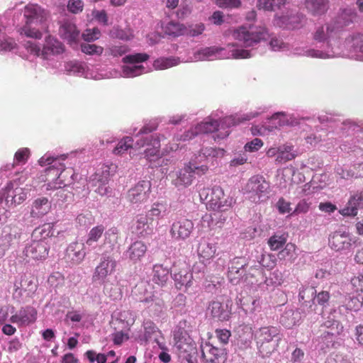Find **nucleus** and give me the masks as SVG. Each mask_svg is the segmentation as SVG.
Listing matches in <instances>:
<instances>
[{
  "mask_svg": "<svg viewBox=\"0 0 363 363\" xmlns=\"http://www.w3.org/2000/svg\"><path fill=\"white\" fill-rule=\"evenodd\" d=\"M110 36L113 38L128 41L134 38V34L130 28L122 29L119 27H113L110 31Z\"/></svg>",
  "mask_w": 363,
  "mask_h": 363,
  "instance_id": "obj_36",
  "label": "nucleus"
},
{
  "mask_svg": "<svg viewBox=\"0 0 363 363\" xmlns=\"http://www.w3.org/2000/svg\"><path fill=\"white\" fill-rule=\"evenodd\" d=\"M118 230L116 228H111L105 232V243L115 245L118 242Z\"/></svg>",
  "mask_w": 363,
  "mask_h": 363,
  "instance_id": "obj_52",
  "label": "nucleus"
},
{
  "mask_svg": "<svg viewBox=\"0 0 363 363\" xmlns=\"http://www.w3.org/2000/svg\"><path fill=\"white\" fill-rule=\"evenodd\" d=\"M66 255L74 264L80 263L86 255L84 244L78 242H72L67 248Z\"/></svg>",
  "mask_w": 363,
  "mask_h": 363,
  "instance_id": "obj_22",
  "label": "nucleus"
},
{
  "mask_svg": "<svg viewBox=\"0 0 363 363\" xmlns=\"http://www.w3.org/2000/svg\"><path fill=\"white\" fill-rule=\"evenodd\" d=\"M128 51V48L125 45H113L108 49V54L113 57L121 56Z\"/></svg>",
  "mask_w": 363,
  "mask_h": 363,
  "instance_id": "obj_60",
  "label": "nucleus"
},
{
  "mask_svg": "<svg viewBox=\"0 0 363 363\" xmlns=\"http://www.w3.org/2000/svg\"><path fill=\"white\" fill-rule=\"evenodd\" d=\"M104 293L112 300H118L122 298V292L112 284L104 283Z\"/></svg>",
  "mask_w": 363,
  "mask_h": 363,
  "instance_id": "obj_46",
  "label": "nucleus"
},
{
  "mask_svg": "<svg viewBox=\"0 0 363 363\" xmlns=\"http://www.w3.org/2000/svg\"><path fill=\"white\" fill-rule=\"evenodd\" d=\"M296 245L291 242L285 245V247L279 252L278 258L279 260H288L292 263L295 259Z\"/></svg>",
  "mask_w": 363,
  "mask_h": 363,
  "instance_id": "obj_40",
  "label": "nucleus"
},
{
  "mask_svg": "<svg viewBox=\"0 0 363 363\" xmlns=\"http://www.w3.org/2000/svg\"><path fill=\"white\" fill-rule=\"evenodd\" d=\"M194 228V223L191 220L181 218L173 223L170 230L172 238L184 240L188 238Z\"/></svg>",
  "mask_w": 363,
  "mask_h": 363,
  "instance_id": "obj_16",
  "label": "nucleus"
},
{
  "mask_svg": "<svg viewBox=\"0 0 363 363\" xmlns=\"http://www.w3.org/2000/svg\"><path fill=\"white\" fill-rule=\"evenodd\" d=\"M147 247L143 242L135 241L129 247L126 253L130 259L137 262L144 256Z\"/></svg>",
  "mask_w": 363,
  "mask_h": 363,
  "instance_id": "obj_28",
  "label": "nucleus"
},
{
  "mask_svg": "<svg viewBox=\"0 0 363 363\" xmlns=\"http://www.w3.org/2000/svg\"><path fill=\"white\" fill-rule=\"evenodd\" d=\"M101 36V31L98 28L92 29H86L82 34V37L85 41H94Z\"/></svg>",
  "mask_w": 363,
  "mask_h": 363,
  "instance_id": "obj_53",
  "label": "nucleus"
},
{
  "mask_svg": "<svg viewBox=\"0 0 363 363\" xmlns=\"http://www.w3.org/2000/svg\"><path fill=\"white\" fill-rule=\"evenodd\" d=\"M173 278L177 289H182L184 286L186 289L192 285L193 275L190 267L185 262L174 265L172 269ZM186 290H185L186 291Z\"/></svg>",
  "mask_w": 363,
  "mask_h": 363,
  "instance_id": "obj_10",
  "label": "nucleus"
},
{
  "mask_svg": "<svg viewBox=\"0 0 363 363\" xmlns=\"http://www.w3.org/2000/svg\"><path fill=\"white\" fill-rule=\"evenodd\" d=\"M216 2L220 8H238L241 4L240 0H216Z\"/></svg>",
  "mask_w": 363,
  "mask_h": 363,
  "instance_id": "obj_59",
  "label": "nucleus"
},
{
  "mask_svg": "<svg viewBox=\"0 0 363 363\" xmlns=\"http://www.w3.org/2000/svg\"><path fill=\"white\" fill-rule=\"evenodd\" d=\"M24 47L30 54L36 56L42 55V50H40V48L33 42L27 41L24 44Z\"/></svg>",
  "mask_w": 363,
  "mask_h": 363,
  "instance_id": "obj_62",
  "label": "nucleus"
},
{
  "mask_svg": "<svg viewBox=\"0 0 363 363\" xmlns=\"http://www.w3.org/2000/svg\"><path fill=\"white\" fill-rule=\"evenodd\" d=\"M311 208V203H308L306 200H301L296 205L294 211L291 213L292 215H298L301 213H306L309 211Z\"/></svg>",
  "mask_w": 363,
  "mask_h": 363,
  "instance_id": "obj_55",
  "label": "nucleus"
},
{
  "mask_svg": "<svg viewBox=\"0 0 363 363\" xmlns=\"http://www.w3.org/2000/svg\"><path fill=\"white\" fill-rule=\"evenodd\" d=\"M104 231L105 227L101 224L92 228L87 235L86 245L89 247L93 246L101 239Z\"/></svg>",
  "mask_w": 363,
  "mask_h": 363,
  "instance_id": "obj_34",
  "label": "nucleus"
},
{
  "mask_svg": "<svg viewBox=\"0 0 363 363\" xmlns=\"http://www.w3.org/2000/svg\"><path fill=\"white\" fill-rule=\"evenodd\" d=\"M50 246L45 240L33 239L31 242L27 244L23 251V255L33 260H45L49 253Z\"/></svg>",
  "mask_w": 363,
  "mask_h": 363,
  "instance_id": "obj_6",
  "label": "nucleus"
},
{
  "mask_svg": "<svg viewBox=\"0 0 363 363\" xmlns=\"http://www.w3.org/2000/svg\"><path fill=\"white\" fill-rule=\"evenodd\" d=\"M352 239L349 233L335 231L329 238V245L335 251L349 249L352 245Z\"/></svg>",
  "mask_w": 363,
  "mask_h": 363,
  "instance_id": "obj_15",
  "label": "nucleus"
},
{
  "mask_svg": "<svg viewBox=\"0 0 363 363\" xmlns=\"http://www.w3.org/2000/svg\"><path fill=\"white\" fill-rule=\"evenodd\" d=\"M30 156V151L28 147L18 149L14 155L13 162L10 163L9 168H14L17 165L26 164Z\"/></svg>",
  "mask_w": 363,
  "mask_h": 363,
  "instance_id": "obj_37",
  "label": "nucleus"
},
{
  "mask_svg": "<svg viewBox=\"0 0 363 363\" xmlns=\"http://www.w3.org/2000/svg\"><path fill=\"white\" fill-rule=\"evenodd\" d=\"M209 191V189H208ZM211 194L206 193V199L208 207L213 210L225 211L235 203L234 199L230 195H225L223 189L219 186H213Z\"/></svg>",
  "mask_w": 363,
  "mask_h": 363,
  "instance_id": "obj_4",
  "label": "nucleus"
},
{
  "mask_svg": "<svg viewBox=\"0 0 363 363\" xmlns=\"http://www.w3.org/2000/svg\"><path fill=\"white\" fill-rule=\"evenodd\" d=\"M163 30L165 35L172 37H178L186 33V27L178 22L170 21L164 28Z\"/></svg>",
  "mask_w": 363,
  "mask_h": 363,
  "instance_id": "obj_31",
  "label": "nucleus"
},
{
  "mask_svg": "<svg viewBox=\"0 0 363 363\" xmlns=\"http://www.w3.org/2000/svg\"><path fill=\"white\" fill-rule=\"evenodd\" d=\"M277 206L280 213L284 214L289 213L291 210V203L286 201L284 199L281 198L279 199L277 203Z\"/></svg>",
  "mask_w": 363,
  "mask_h": 363,
  "instance_id": "obj_64",
  "label": "nucleus"
},
{
  "mask_svg": "<svg viewBox=\"0 0 363 363\" xmlns=\"http://www.w3.org/2000/svg\"><path fill=\"white\" fill-rule=\"evenodd\" d=\"M263 145V142L259 138H255L245 145V150L248 152L257 151Z\"/></svg>",
  "mask_w": 363,
  "mask_h": 363,
  "instance_id": "obj_58",
  "label": "nucleus"
},
{
  "mask_svg": "<svg viewBox=\"0 0 363 363\" xmlns=\"http://www.w3.org/2000/svg\"><path fill=\"white\" fill-rule=\"evenodd\" d=\"M231 301L220 302L212 301L207 307V311L213 319L219 321L228 320L231 315Z\"/></svg>",
  "mask_w": 363,
  "mask_h": 363,
  "instance_id": "obj_13",
  "label": "nucleus"
},
{
  "mask_svg": "<svg viewBox=\"0 0 363 363\" xmlns=\"http://www.w3.org/2000/svg\"><path fill=\"white\" fill-rule=\"evenodd\" d=\"M133 139L130 137L123 138L120 140L116 147L113 150V153L116 155H123L128 149L133 147Z\"/></svg>",
  "mask_w": 363,
  "mask_h": 363,
  "instance_id": "obj_44",
  "label": "nucleus"
},
{
  "mask_svg": "<svg viewBox=\"0 0 363 363\" xmlns=\"http://www.w3.org/2000/svg\"><path fill=\"white\" fill-rule=\"evenodd\" d=\"M84 4L82 0H69L67 4L68 10L73 13L82 12Z\"/></svg>",
  "mask_w": 363,
  "mask_h": 363,
  "instance_id": "obj_54",
  "label": "nucleus"
},
{
  "mask_svg": "<svg viewBox=\"0 0 363 363\" xmlns=\"http://www.w3.org/2000/svg\"><path fill=\"white\" fill-rule=\"evenodd\" d=\"M37 318V311L32 306L21 308L16 314L13 315L10 321L18 326L28 325L34 323Z\"/></svg>",
  "mask_w": 363,
  "mask_h": 363,
  "instance_id": "obj_18",
  "label": "nucleus"
},
{
  "mask_svg": "<svg viewBox=\"0 0 363 363\" xmlns=\"http://www.w3.org/2000/svg\"><path fill=\"white\" fill-rule=\"evenodd\" d=\"M21 34L35 39H40L43 37V33L38 29L31 28L30 25H27L26 23L25 26L21 28Z\"/></svg>",
  "mask_w": 363,
  "mask_h": 363,
  "instance_id": "obj_50",
  "label": "nucleus"
},
{
  "mask_svg": "<svg viewBox=\"0 0 363 363\" xmlns=\"http://www.w3.org/2000/svg\"><path fill=\"white\" fill-rule=\"evenodd\" d=\"M287 240V235H274L268 240V245L272 250H277L286 245Z\"/></svg>",
  "mask_w": 363,
  "mask_h": 363,
  "instance_id": "obj_42",
  "label": "nucleus"
},
{
  "mask_svg": "<svg viewBox=\"0 0 363 363\" xmlns=\"http://www.w3.org/2000/svg\"><path fill=\"white\" fill-rule=\"evenodd\" d=\"M324 325L326 328H331L333 327V329H335V331L334 333L333 332H325L323 335L324 337H327L328 335H340L343 331V326L338 320H327L324 323Z\"/></svg>",
  "mask_w": 363,
  "mask_h": 363,
  "instance_id": "obj_47",
  "label": "nucleus"
},
{
  "mask_svg": "<svg viewBox=\"0 0 363 363\" xmlns=\"http://www.w3.org/2000/svg\"><path fill=\"white\" fill-rule=\"evenodd\" d=\"M325 26L328 33L327 36L328 37L329 41H330L332 39L338 38L340 33L342 29L341 25L337 24L335 20L327 23Z\"/></svg>",
  "mask_w": 363,
  "mask_h": 363,
  "instance_id": "obj_45",
  "label": "nucleus"
},
{
  "mask_svg": "<svg viewBox=\"0 0 363 363\" xmlns=\"http://www.w3.org/2000/svg\"><path fill=\"white\" fill-rule=\"evenodd\" d=\"M327 35L326 26H320L316 29L313 38L318 42H329V39Z\"/></svg>",
  "mask_w": 363,
  "mask_h": 363,
  "instance_id": "obj_56",
  "label": "nucleus"
},
{
  "mask_svg": "<svg viewBox=\"0 0 363 363\" xmlns=\"http://www.w3.org/2000/svg\"><path fill=\"white\" fill-rule=\"evenodd\" d=\"M188 167H191V174H193L194 177L196 174L198 176H201L203 174H205L208 170V167L206 165H201L197 166L196 164L193 162H189L187 164Z\"/></svg>",
  "mask_w": 363,
  "mask_h": 363,
  "instance_id": "obj_57",
  "label": "nucleus"
},
{
  "mask_svg": "<svg viewBox=\"0 0 363 363\" xmlns=\"http://www.w3.org/2000/svg\"><path fill=\"white\" fill-rule=\"evenodd\" d=\"M59 33L63 39L72 44L76 43L79 38V30L71 21H65L60 26Z\"/></svg>",
  "mask_w": 363,
  "mask_h": 363,
  "instance_id": "obj_20",
  "label": "nucleus"
},
{
  "mask_svg": "<svg viewBox=\"0 0 363 363\" xmlns=\"http://www.w3.org/2000/svg\"><path fill=\"white\" fill-rule=\"evenodd\" d=\"M81 50L85 54L98 55H101L104 51L103 47L88 43H82L81 45Z\"/></svg>",
  "mask_w": 363,
  "mask_h": 363,
  "instance_id": "obj_49",
  "label": "nucleus"
},
{
  "mask_svg": "<svg viewBox=\"0 0 363 363\" xmlns=\"http://www.w3.org/2000/svg\"><path fill=\"white\" fill-rule=\"evenodd\" d=\"M295 157L296 155L293 152V146L283 145L279 146V155L276 157L275 161L279 164H283L294 160Z\"/></svg>",
  "mask_w": 363,
  "mask_h": 363,
  "instance_id": "obj_33",
  "label": "nucleus"
},
{
  "mask_svg": "<svg viewBox=\"0 0 363 363\" xmlns=\"http://www.w3.org/2000/svg\"><path fill=\"white\" fill-rule=\"evenodd\" d=\"M151 184L149 181H141L131 188L127 194V199L132 203L145 201L149 196Z\"/></svg>",
  "mask_w": 363,
  "mask_h": 363,
  "instance_id": "obj_14",
  "label": "nucleus"
},
{
  "mask_svg": "<svg viewBox=\"0 0 363 363\" xmlns=\"http://www.w3.org/2000/svg\"><path fill=\"white\" fill-rule=\"evenodd\" d=\"M220 124L216 120L210 119L209 121H206L202 122L201 123L197 124L196 127V133L204 134L208 133H213L217 130H218V127Z\"/></svg>",
  "mask_w": 363,
  "mask_h": 363,
  "instance_id": "obj_38",
  "label": "nucleus"
},
{
  "mask_svg": "<svg viewBox=\"0 0 363 363\" xmlns=\"http://www.w3.org/2000/svg\"><path fill=\"white\" fill-rule=\"evenodd\" d=\"M224 49L223 48L219 47H209L200 50L197 52V58L201 60H205L208 59L209 57L216 55L220 52L223 51Z\"/></svg>",
  "mask_w": 363,
  "mask_h": 363,
  "instance_id": "obj_43",
  "label": "nucleus"
},
{
  "mask_svg": "<svg viewBox=\"0 0 363 363\" xmlns=\"http://www.w3.org/2000/svg\"><path fill=\"white\" fill-rule=\"evenodd\" d=\"M64 51L62 43L50 35L45 38V43L42 50V56L46 59L50 55H58Z\"/></svg>",
  "mask_w": 363,
  "mask_h": 363,
  "instance_id": "obj_21",
  "label": "nucleus"
},
{
  "mask_svg": "<svg viewBox=\"0 0 363 363\" xmlns=\"http://www.w3.org/2000/svg\"><path fill=\"white\" fill-rule=\"evenodd\" d=\"M287 0H257V7L267 11H274L283 7Z\"/></svg>",
  "mask_w": 363,
  "mask_h": 363,
  "instance_id": "obj_30",
  "label": "nucleus"
},
{
  "mask_svg": "<svg viewBox=\"0 0 363 363\" xmlns=\"http://www.w3.org/2000/svg\"><path fill=\"white\" fill-rule=\"evenodd\" d=\"M197 252L202 262L208 261L214 257L216 247L206 241H201L198 246Z\"/></svg>",
  "mask_w": 363,
  "mask_h": 363,
  "instance_id": "obj_27",
  "label": "nucleus"
},
{
  "mask_svg": "<svg viewBox=\"0 0 363 363\" xmlns=\"http://www.w3.org/2000/svg\"><path fill=\"white\" fill-rule=\"evenodd\" d=\"M279 330L274 326H264L259 328L255 335L257 346L262 357L269 356L277 348L274 339L278 338Z\"/></svg>",
  "mask_w": 363,
  "mask_h": 363,
  "instance_id": "obj_3",
  "label": "nucleus"
},
{
  "mask_svg": "<svg viewBox=\"0 0 363 363\" xmlns=\"http://www.w3.org/2000/svg\"><path fill=\"white\" fill-rule=\"evenodd\" d=\"M329 0H305V6L313 16L324 14L328 9Z\"/></svg>",
  "mask_w": 363,
  "mask_h": 363,
  "instance_id": "obj_24",
  "label": "nucleus"
},
{
  "mask_svg": "<svg viewBox=\"0 0 363 363\" xmlns=\"http://www.w3.org/2000/svg\"><path fill=\"white\" fill-rule=\"evenodd\" d=\"M247 265V260L243 257H237L230 261L227 277L230 283L238 284L244 276H246V279H247V274H246Z\"/></svg>",
  "mask_w": 363,
  "mask_h": 363,
  "instance_id": "obj_7",
  "label": "nucleus"
},
{
  "mask_svg": "<svg viewBox=\"0 0 363 363\" xmlns=\"http://www.w3.org/2000/svg\"><path fill=\"white\" fill-rule=\"evenodd\" d=\"M65 157H54L50 156H43L39 160V164L41 166L50 165L46 169L47 180L49 177L57 176L55 182H50L47 184L46 190H53L65 187L72 183L74 179V171L72 169H66L65 164L61 162Z\"/></svg>",
  "mask_w": 363,
  "mask_h": 363,
  "instance_id": "obj_1",
  "label": "nucleus"
},
{
  "mask_svg": "<svg viewBox=\"0 0 363 363\" xmlns=\"http://www.w3.org/2000/svg\"><path fill=\"white\" fill-rule=\"evenodd\" d=\"M216 335L223 344H227L230 337V332L226 329L216 330Z\"/></svg>",
  "mask_w": 363,
  "mask_h": 363,
  "instance_id": "obj_63",
  "label": "nucleus"
},
{
  "mask_svg": "<svg viewBox=\"0 0 363 363\" xmlns=\"http://www.w3.org/2000/svg\"><path fill=\"white\" fill-rule=\"evenodd\" d=\"M363 208V189L350 196L345 207L340 211L344 216H355L359 209Z\"/></svg>",
  "mask_w": 363,
  "mask_h": 363,
  "instance_id": "obj_17",
  "label": "nucleus"
},
{
  "mask_svg": "<svg viewBox=\"0 0 363 363\" xmlns=\"http://www.w3.org/2000/svg\"><path fill=\"white\" fill-rule=\"evenodd\" d=\"M23 16L27 25H43L49 17V13L36 4H28L25 6Z\"/></svg>",
  "mask_w": 363,
  "mask_h": 363,
  "instance_id": "obj_9",
  "label": "nucleus"
},
{
  "mask_svg": "<svg viewBox=\"0 0 363 363\" xmlns=\"http://www.w3.org/2000/svg\"><path fill=\"white\" fill-rule=\"evenodd\" d=\"M259 112L255 111V112H250L249 113L245 114L242 116L240 117H234V116H228L223 119L222 122L223 124H225L228 126L230 125H235L240 123H242L243 121H250L253 118L257 117L259 116Z\"/></svg>",
  "mask_w": 363,
  "mask_h": 363,
  "instance_id": "obj_39",
  "label": "nucleus"
},
{
  "mask_svg": "<svg viewBox=\"0 0 363 363\" xmlns=\"http://www.w3.org/2000/svg\"><path fill=\"white\" fill-rule=\"evenodd\" d=\"M148 58V55L145 53H135L125 56L123 58V62L124 63L135 64L145 62Z\"/></svg>",
  "mask_w": 363,
  "mask_h": 363,
  "instance_id": "obj_48",
  "label": "nucleus"
},
{
  "mask_svg": "<svg viewBox=\"0 0 363 363\" xmlns=\"http://www.w3.org/2000/svg\"><path fill=\"white\" fill-rule=\"evenodd\" d=\"M137 145L140 147L144 146H152L147 147L145 151V157L150 162L151 167H157L155 164L159 160V139L156 135H146L142 137L137 141Z\"/></svg>",
  "mask_w": 363,
  "mask_h": 363,
  "instance_id": "obj_8",
  "label": "nucleus"
},
{
  "mask_svg": "<svg viewBox=\"0 0 363 363\" xmlns=\"http://www.w3.org/2000/svg\"><path fill=\"white\" fill-rule=\"evenodd\" d=\"M53 233L52 223H45L36 228L32 233L31 237L36 240H45Z\"/></svg>",
  "mask_w": 363,
  "mask_h": 363,
  "instance_id": "obj_29",
  "label": "nucleus"
},
{
  "mask_svg": "<svg viewBox=\"0 0 363 363\" xmlns=\"http://www.w3.org/2000/svg\"><path fill=\"white\" fill-rule=\"evenodd\" d=\"M347 294L342 301V306L346 310L351 311H359L363 306V296Z\"/></svg>",
  "mask_w": 363,
  "mask_h": 363,
  "instance_id": "obj_26",
  "label": "nucleus"
},
{
  "mask_svg": "<svg viewBox=\"0 0 363 363\" xmlns=\"http://www.w3.org/2000/svg\"><path fill=\"white\" fill-rule=\"evenodd\" d=\"M143 68L141 65H127L123 67V72L128 77H133L140 75Z\"/></svg>",
  "mask_w": 363,
  "mask_h": 363,
  "instance_id": "obj_51",
  "label": "nucleus"
},
{
  "mask_svg": "<svg viewBox=\"0 0 363 363\" xmlns=\"http://www.w3.org/2000/svg\"><path fill=\"white\" fill-rule=\"evenodd\" d=\"M194 175L191 174V167L187 164L179 171V175L175 181L177 186L184 185L189 186L193 181Z\"/></svg>",
  "mask_w": 363,
  "mask_h": 363,
  "instance_id": "obj_35",
  "label": "nucleus"
},
{
  "mask_svg": "<svg viewBox=\"0 0 363 363\" xmlns=\"http://www.w3.org/2000/svg\"><path fill=\"white\" fill-rule=\"evenodd\" d=\"M269 123H272L271 125H269L267 129L270 131L274 129H277L281 126H284L288 124V121L286 118V115L283 112H278L274 113L270 118Z\"/></svg>",
  "mask_w": 363,
  "mask_h": 363,
  "instance_id": "obj_41",
  "label": "nucleus"
},
{
  "mask_svg": "<svg viewBox=\"0 0 363 363\" xmlns=\"http://www.w3.org/2000/svg\"><path fill=\"white\" fill-rule=\"evenodd\" d=\"M357 17L356 12L352 9H344L336 18L335 21L337 24L341 25L343 28L345 26L350 25L354 21Z\"/></svg>",
  "mask_w": 363,
  "mask_h": 363,
  "instance_id": "obj_32",
  "label": "nucleus"
},
{
  "mask_svg": "<svg viewBox=\"0 0 363 363\" xmlns=\"http://www.w3.org/2000/svg\"><path fill=\"white\" fill-rule=\"evenodd\" d=\"M116 262L111 257H103L96 267L92 279L94 281L105 283V279L116 270Z\"/></svg>",
  "mask_w": 363,
  "mask_h": 363,
  "instance_id": "obj_12",
  "label": "nucleus"
},
{
  "mask_svg": "<svg viewBox=\"0 0 363 363\" xmlns=\"http://www.w3.org/2000/svg\"><path fill=\"white\" fill-rule=\"evenodd\" d=\"M233 38L240 42L244 47H251L269 38L267 29L264 26H241L231 31Z\"/></svg>",
  "mask_w": 363,
  "mask_h": 363,
  "instance_id": "obj_2",
  "label": "nucleus"
},
{
  "mask_svg": "<svg viewBox=\"0 0 363 363\" xmlns=\"http://www.w3.org/2000/svg\"><path fill=\"white\" fill-rule=\"evenodd\" d=\"M20 237L15 225H7L4 227L0 237L1 245L5 247L11 246L12 242Z\"/></svg>",
  "mask_w": 363,
  "mask_h": 363,
  "instance_id": "obj_25",
  "label": "nucleus"
},
{
  "mask_svg": "<svg viewBox=\"0 0 363 363\" xmlns=\"http://www.w3.org/2000/svg\"><path fill=\"white\" fill-rule=\"evenodd\" d=\"M50 208L51 204L47 198H38L33 203L30 216L37 218L43 217L50 211Z\"/></svg>",
  "mask_w": 363,
  "mask_h": 363,
  "instance_id": "obj_23",
  "label": "nucleus"
},
{
  "mask_svg": "<svg viewBox=\"0 0 363 363\" xmlns=\"http://www.w3.org/2000/svg\"><path fill=\"white\" fill-rule=\"evenodd\" d=\"M6 200L15 204H20L26 199V194L16 182H9L4 189Z\"/></svg>",
  "mask_w": 363,
  "mask_h": 363,
  "instance_id": "obj_19",
  "label": "nucleus"
},
{
  "mask_svg": "<svg viewBox=\"0 0 363 363\" xmlns=\"http://www.w3.org/2000/svg\"><path fill=\"white\" fill-rule=\"evenodd\" d=\"M269 188V184L261 175H254L250 178L245 187V192L254 201H259Z\"/></svg>",
  "mask_w": 363,
  "mask_h": 363,
  "instance_id": "obj_5",
  "label": "nucleus"
},
{
  "mask_svg": "<svg viewBox=\"0 0 363 363\" xmlns=\"http://www.w3.org/2000/svg\"><path fill=\"white\" fill-rule=\"evenodd\" d=\"M201 350L204 363H224L226 360L225 350L215 347L210 342L202 344Z\"/></svg>",
  "mask_w": 363,
  "mask_h": 363,
  "instance_id": "obj_11",
  "label": "nucleus"
},
{
  "mask_svg": "<svg viewBox=\"0 0 363 363\" xmlns=\"http://www.w3.org/2000/svg\"><path fill=\"white\" fill-rule=\"evenodd\" d=\"M189 342L183 341L182 338H179L177 342L176 345L178 350L182 352H189L191 350L193 347L192 341L190 340V338L188 339Z\"/></svg>",
  "mask_w": 363,
  "mask_h": 363,
  "instance_id": "obj_61",
  "label": "nucleus"
}]
</instances>
